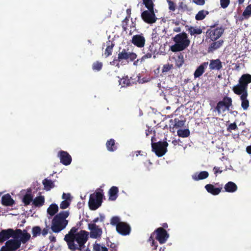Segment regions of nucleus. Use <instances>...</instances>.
Returning a JSON list of instances; mask_svg holds the SVG:
<instances>
[{"mask_svg":"<svg viewBox=\"0 0 251 251\" xmlns=\"http://www.w3.org/2000/svg\"><path fill=\"white\" fill-rule=\"evenodd\" d=\"M69 214L68 211H62L54 216L50 227L53 232L59 233L66 228L68 224V220L66 218Z\"/></svg>","mask_w":251,"mask_h":251,"instance_id":"f257e3e1","label":"nucleus"},{"mask_svg":"<svg viewBox=\"0 0 251 251\" xmlns=\"http://www.w3.org/2000/svg\"><path fill=\"white\" fill-rule=\"evenodd\" d=\"M89 233L83 230L77 232L73 238V241H68V248L72 251H81L85 247V244L88 239Z\"/></svg>","mask_w":251,"mask_h":251,"instance_id":"f03ea898","label":"nucleus"},{"mask_svg":"<svg viewBox=\"0 0 251 251\" xmlns=\"http://www.w3.org/2000/svg\"><path fill=\"white\" fill-rule=\"evenodd\" d=\"M137 57V55L134 52L130 51L128 48L122 49L119 48L117 57H115L112 61L110 62V64L118 66L120 63H123L126 61L127 63L133 62Z\"/></svg>","mask_w":251,"mask_h":251,"instance_id":"7ed1b4c3","label":"nucleus"},{"mask_svg":"<svg viewBox=\"0 0 251 251\" xmlns=\"http://www.w3.org/2000/svg\"><path fill=\"white\" fill-rule=\"evenodd\" d=\"M175 44L171 47V50L174 52L181 51L186 49L190 44L187 34L185 32L179 33L173 38Z\"/></svg>","mask_w":251,"mask_h":251,"instance_id":"20e7f679","label":"nucleus"},{"mask_svg":"<svg viewBox=\"0 0 251 251\" xmlns=\"http://www.w3.org/2000/svg\"><path fill=\"white\" fill-rule=\"evenodd\" d=\"M110 224L116 226V231L120 234L126 236L129 235L131 231V227L129 224L121 222L118 216H113L111 218Z\"/></svg>","mask_w":251,"mask_h":251,"instance_id":"39448f33","label":"nucleus"},{"mask_svg":"<svg viewBox=\"0 0 251 251\" xmlns=\"http://www.w3.org/2000/svg\"><path fill=\"white\" fill-rule=\"evenodd\" d=\"M251 82V75L248 74H244L240 77L239 83L233 86V92L239 95L243 92H248V86Z\"/></svg>","mask_w":251,"mask_h":251,"instance_id":"423d86ee","label":"nucleus"},{"mask_svg":"<svg viewBox=\"0 0 251 251\" xmlns=\"http://www.w3.org/2000/svg\"><path fill=\"white\" fill-rule=\"evenodd\" d=\"M155 134L151 138L152 151L154 152L158 157L163 156L167 151L168 143L166 141H159L154 142L155 140Z\"/></svg>","mask_w":251,"mask_h":251,"instance_id":"0eeeda50","label":"nucleus"},{"mask_svg":"<svg viewBox=\"0 0 251 251\" xmlns=\"http://www.w3.org/2000/svg\"><path fill=\"white\" fill-rule=\"evenodd\" d=\"M99 191L90 196L88 204L89 208L92 210L97 209L101 206L102 202V199L104 197L103 190L99 189Z\"/></svg>","mask_w":251,"mask_h":251,"instance_id":"6e6552de","label":"nucleus"},{"mask_svg":"<svg viewBox=\"0 0 251 251\" xmlns=\"http://www.w3.org/2000/svg\"><path fill=\"white\" fill-rule=\"evenodd\" d=\"M218 23H216L213 25L210 26L206 31V37L212 41H215L219 39L225 31V28L224 26L218 27Z\"/></svg>","mask_w":251,"mask_h":251,"instance_id":"1a4fd4ad","label":"nucleus"},{"mask_svg":"<svg viewBox=\"0 0 251 251\" xmlns=\"http://www.w3.org/2000/svg\"><path fill=\"white\" fill-rule=\"evenodd\" d=\"M232 99L230 97H225L222 100L219 101L215 107L219 114L225 112L229 109V107L232 105Z\"/></svg>","mask_w":251,"mask_h":251,"instance_id":"9d476101","label":"nucleus"},{"mask_svg":"<svg viewBox=\"0 0 251 251\" xmlns=\"http://www.w3.org/2000/svg\"><path fill=\"white\" fill-rule=\"evenodd\" d=\"M153 234H155V239L160 244H164L169 237V234L167 231L162 227H158L153 232Z\"/></svg>","mask_w":251,"mask_h":251,"instance_id":"9b49d317","label":"nucleus"},{"mask_svg":"<svg viewBox=\"0 0 251 251\" xmlns=\"http://www.w3.org/2000/svg\"><path fill=\"white\" fill-rule=\"evenodd\" d=\"M141 17L144 22L148 24L155 23L157 20L154 10H145L141 13Z\"/></svg>","mask_w":251,"mask_h":251,"instance_id":"f8f14e48","label":"nucleus"},{"mask_svg":"<svg viewBox=\"0 0 251 251\" xmlns=\"http://www.w3.org/2000/svg\"><path fill=\"white\" fill-rule=\"evenodd\" d=\"M31 237L30 234L26 230L22 231L21 229L15 230L14 238H17L20 241V243L25 244L29 240Z\"/></svg>","mask_w":251,"mask_h":251,"instance_id":"ddd939ff","label":"nucleus"},{"mask_svg":"<svg viewBox=\"0 0 251 251\" xmlns=\"http://www.w3.org/2000/svg\"><path fill=\"white\" fill-rule=\"evenodd\" d=\"M57 156L59 158L60 162L62 164L67 166L71 163L72 157L68 152L60 151L58 152Z\"/></svg>","mask_w":251,"mask_h":251,"instance_id":"4468645a","label":"nucleus"},{"mask_svg":"<svg viewBox=\"0 0 251 251\" xmlns=\"http://www.w3.org/2000/svg\"><path fill=\"white\" fill-rule=\"evenodd\" d=\"M15 230L12 228L2 229L0 232V243L8 240L10 237L14 238Z\"/></svg>","mask_w":251,"mask_h":251,"instance_id":"2eb2a0df","label":"nucleus"},{"mask_svg":"<svg viewBox=\"0 0 251 251\" xmlns=\"http://www.w3.org/2000/svg\"><path fill=\"white\" fill-rule=\"evenodd\" d=\"M145 37L140 34L134 35L132 37L131 43L138 48H142L145 44Z\"/></svg>","mask_w":251,"mask_h":251,"instance_id":"dca6fc26","label":"nucleus"},{"mask_svg":"<svg viewBox=\"0 0 251 251\" xmlns=\"http://www.w3.org/2000/svg\"><path fill=\"white\" fill-rule=\"evenodd\" d=\"M89 229L91 230L90 236L92 238H97L101 235V229L99 228L95 224H89Z\"/></svg>","mask_w":251,"mask_h":251,"instance_id":"f3484780","label":"nucleus"},{"mask_svg":"<svg viewBox=\"0 0 251 251\" xmlns=\"http://www.w3.org/2000/svg\"><path fill=\"white\" fill-rule=\"evenodd\" d=\"M223 68V63L219 59L210 60L209 69L211 71H220Z\"/></svg>","mask_w":251,"mask_h":251,"instance_id":"a211bd4d","label":"nucleus"},{"mask_svg":"<svg viewBox=\"0 0 251 251\" xmlns=\"http://www.w3.org/2000/svg\"><path fill=\"white\" fill-rule=\"evenodd\" d=\"M5 244L7 245V247L9 248L10 251H16L21 247V244L20 241L17 238H13V239H10L7 240Z\"/></svg>","mask_w":251,"mask_h":251,"instance_id":"6ab92c4d","label":"nucleus"},{"mask_svg":"<svg viewBox=\"0 0 251 251\" xmlns=\"http://www.w3.org/2000/svg\"><path fill=\"white\" fill-rule=\"evenodd\" d=\"M224 41L223 39H220L218 41H212L209 45L208 48V52H213L215 50L222 47L224 44Z\"/></svg>","mask_w":251,"mask_h":251,"instance_id":"aec40b11","label":"nucleus"},{"mask_svg":"<svg viewBox=\"0 0 251 251\" xmlns=\"http://www.w3.org/2000/svg\"><path fill=\"white\" fill-rule=\"evenodd\" d=\"M156 50L154 47V45L151 43L148 48L147 50L144 52L145 53L141 58V62L144 61L145 59L151 58L152 55L155 54Z\"/></svg>","mask_w":251,"mask_h":251,"instance_id":"412c9836","label":"nucleus"},{"mask_svg":"<svg viewBox=\"0 0 251 251\" xmlns=\"http://www.w3.org/2000/svg\"><path fill=\"white\" fill-rule=\"evenodd\" d=\"M205 188L209 193L213 195H217L221 192L222 185L219 187L216 188L212 184H208L205 186Z\"/></svg>","mask_w":251,"mask_h":251,"instance_id":"4be33fe9","label":"nucleus"},{"mask_svg":"<svg viewBox=\"0 0 251 251\" xmlns=\"http://www.w3.org/2000/svg\"><path fill=\"white\" fill-rule=\"evenodd\" d=\"M186 27H187L186 31H187L191 36H196L201 34L202 32V30L200 26L186 25Z\"/></svg>","mask_w":251,"mask_h":251,"instance_id":"5701e85b","label":"nucleus"},{"mask_svg":"<svg viewBox=\"0 0 251 251\" xmlns=\"http://www.w3.org/2000/svg\"><path fill=\"white\" fill-rule=\"evenodd\" d=\"M208 65V62H204L201 64L196 70L194 73V77L197 78L201 76L204 72Z\"/></svg>","mask_w":251,"mask_h":251,"instance_id":"b1692460","label":"nucleus"},{"mask_svg":"<svg viewBox=\"0 0 251 251\" xmlns=\"http://www.w3.org/2000/svg\"><path fill=\"white\" fill-rule=\"evenodd\" d=\"M240 95H241L240 100H241V106L244 110H246L248 109L249 106V101L247 99L248 96V92H243Z\"/></svg>","mask_w":251,"mask_h":251,"instance_id":"393cba45","label":"nucleus"},{"mask_svg":"<svg viewBox=\"0 0 251 251\" xmlns=\"http://www.w3.org/2000/svg\"><path fill=\"white\" fill-rule=\"evenodd\" d=\"M1 203L4 206H12L14 204V201L9 194H7L2 197Z\"/></svg>","mask_w":251,"mask_h":251,"instance_id":"a878e982","label":"nucleus"},{"mask_svg":"<svg viewBox=\"0 0 251 251\" xmlns=\"http://www.w3.org/2000/svg\"><path fill=\"white\" fill-rule=\"evenodd\" d=\"M119 190L117 187L112 186L108 191L109 200L114 201L116 200L118 197V193Z\"/></svg>","mask_w":251,"mask_h":251,"instance_id":"bb28decb","label":"nucleus"},{"mask_svg":"<svg viewBox=\"0 0 251 251\" xmlns=\"http://www.w3.org/2000/svg\"><path fill=\"white\" fill-rule=\"evenodd\" d=\"M209 176L208 172L204 171L201 172L199 174L195 173L192 175V178L195 181L204 179L207 178Z\"/></svg>","mask_w":251,"mask_h":251,"instance_id":"cd10ccee","label":"nucleus"},{"mask_svg":"<svg viewBox=\"0 0 251 251\" xmlns=\"http://www.w3.org/2000/svg\"><path fill=\"white\" fill-rule=\"evenodd\" d=\"M114 46V43L110 40H108L106 42V48L104 53V55L105 58H107L112 54Z\"/></svg>","mask_w":251,"mask_h":251,"instance_id":"c85d7f7f","label":"nucleus"},{"mask_svg":"<svg viewBox=\"0 0 251 251\" xmlns=\"http://www.w3.org/2000/svg\"><path fill=\"white\" fill-rule=\"evenodd\" d=\"M78 227H73L69 231L68 234L65 235L64 237L65 241L67 243L68 241H73V238L76 234Z\"/></svg>","mask_w":251,"mask_h":251,"instance_id":"c756f323","label":"nucleus"},{"mask_svg":"<svg viewBox=\"0 0 251 251\" xmlns=\"http://www.w3.org/2000/svg\"><path fill=\"white\" fill-rule=\"evenodd\" d=\"M224 188L226 192L233 193L237 190V186L235 183L232 181H229L226 184Z\"/></svg>","mask_w":251,"mask_h":251,"instance_id":"7c9ffc66","label":"nucleus"},{"mask_svg":"<svg viewBox=\"0 0 251 251\" xmlns=\"http://www.w3.org/2000/svg\"><path fill=\"white\" fill-rule=\"evenodd\" d=\"M45 203V197L44 196H39L33 199L32 204L35 207L42 206Z\"/></svg>","mask_w":251,"mask_h":251,"instance_id":"2f4dec72","label":"nucleus"},{"mask_svg":"<svg viewBox=\"0 0 251 251\" xmlns=\"http://www.w3.org/2000/svg\"><path fill=\"white\" fill-rule=\"evenodd\" d=\"M42 183L44 186V189L47 191L50 190L51 189L55 187L54 182L51 179H49L48 178H45L43 180Z\"/></svg>","mask_w":251,"mask_h":251,"instance_id":"473e14b6","label":"nucleus"},{"mask_svg":"<svg viewBox=\"0 0 251 251\" xmlns=\"http://www.w3.org/2000/svg\"><path fill=\"white\" fill-rule=\"evenodd\" d=\"M33 196L31 194V191H28L25 195L24 196L22 201L24 203L25 206L29 205L31 201H33Z\"/></svg>","mask_w":251,"mask_h":251,"instance_id":"72a5a7b5","label":"nucleus"},{"mask_svg":"<svg viewBox=\"0 0 251 251\" xmlns=\"http://www.w3.org/2000/svg\"><path fill=\"white\" fill-rule=\"evenodd\" d=\"M58 211V206L55 203L51 204L47 209V213L50 216H54Z\"/></svg>","mask_w":251,"mask_h":251,"instance_id":"f704fd0d","label":"nucleus"},{"mask_svg":"<svg viewBox=\"0 0 251 251\" xmlns=\"http://www.w3.org/2000/svg\"><path fill=\"white\" fill-rule=\"evenodd\" d=\"M106 146L108 151H114L117 150L115 140L113 139H110L108 140L106 143Z\"/></svg>","mask_w":251,"mask_h":251,"instance_id":"c9c22d12","label":"nucleus"},{"mask_svg":"<svg viewBox=\"0 0 251 251\" xmlns=\"http://www.w3.org/2000/svg\"><path fill=\"white\" fill-rule=\"evenodd\" d=\"M251 16V4L246 7L244 11L242 16L240 18L241 20L248 19Z\"/></svg>","mask_w":251,"mask_h":251,"instance_id":"e433bc0d","label":"nucleus"},{"mask_svg":"<svg viewBox=\"0 0 251 251\" xmlns=\"http://www.w3.org/2000/svg\"><path fill=\"white\" fill-rule=\"evenodd\" d=\"M209 14V12L207 10H201L198 12L196 15L195 19L197 21H201L204 19L206 16Z\"/></svg>","mask_w":251,"mask_h":251,"instance_id":"4c0bfd02","label":"nucleus"},{"mask_svg":"<svg viewBox=\"0 0 251 251\" xmlns=\"http://www.w3.org/2000/svg\"><path fill=\"white\" fill-rule=\"evenodd\" d=\"M178 136L185 138L190 135V132L188 129H178L177 131Z\"/></svg>","mask_w":251,"mask_h":251,"instance_id":"58836bf2","label":"nucleus"},{"mask_svg":"<svg viewBox=\"0 0 251 251\" xmlns=\"http://www.w3.org/2000/svg\"><path fill=\"white\" fill-rule=\"evenodd\" d=\"M143 3L148 10H154V4L152 0H143Z\"/></svg>","mask_w":251,"mask_h":251,"instance_id":"ea45409f","label":"nucleus"},{"mask_svg":"<svg viewBox=\"0 0 251 251\" xmlns=\"http://www.w3.org/2000/svg\"><path fill=\"white\" fill-rule=\"evenodd\" d=\"M32 237L35 238L41 234V228L39 226H33L32 228Z\"/></svg>","mask_w":251,"mask_h":251,"instance_id":"a19ab883","label":"nucleus"},{"mask_svg":"<svg viewBox=\"0 0 251 251\" xmlns=\"http://www.w3.org/2000/svg\"><path fill=\"white\" fill-rule=\"evenodd\" d=\"M132 77H130V79H129L128 76H126L121 78L120 80V84L126 85V86H129L132 84L131 82L130 79Z\"/></svg>","mask_w":251,"mask_h":251,"instance_id":"79ce46f5","label":"nucleus"},{"mask_svg":"<svg viewBox=\"0 0 251 251\" xmlns=\"http://www.w3.org/2000/svg\"><path fill=\"white\" fill-rule=\"evenodd\" d=\"M103 66L102 62L96 61L92 65V69L94 71H100L101 70Z\"/></svg>","mask_w":251,"mask_h":251,"instance_id":"37998d69","label":"nucleus"},{"mask_svg":"<svg viewBox=\"0 0 251 251\" xmlns=\"http://www.w3.org/2000/svg\"><path fill=\"white\" fill-rule=\"evenodd\" d=\"M185 122V120L183 119L180 120L178 118H175L174 119V126L176 128L182 127V126H183Z\"/></svg>","mask_w":251,"mask_h":251,"instance_id":"c03bdc74","label":"nucleus"},{"mask_svg":"<svg viewBox=\"0 0 251 251\" xmlns=\"http://www.w3.org/2000/svg\"><path fill=\"white\" fill-rule=\"evenodd\" d=\"M129 20V17H126L122 21V26L124 31L127 30Z\"/></svg>","mask_w":251,"mask_h":251,"instance_id":"a18cd8bd","label":"nucleus"},{"mask_svg":"<svg viewBox=\"0 0 251 251\" xmlns=\"http://www.w3.org/2000/svg\"><path fill=\"white\" fill-rule=\"evenodd\" d=\"M71 202L68 201L63 200L60 204V208L62 209H65L70 206Z\"/></svg>","mask_w":251,"mask_h":251,"instance_id":"49530a36","label":"nucleus"},{"mask_svg":"<svg viewBox=\"0 0 251 251\" xmlns=\"http://www.w3.org/2000/svg\"><path fill=\"white\" fill-rule=\"evenodd\" d=\"M173 67V65L169 64H165L163 65L162 69V72L165 73L169 71Z\"/></svg>","mask_w":251,"mask_h":251,"instance_id":"de8ad7c7","label":"nucleus"},{"mask_svg":"<svg viewBox=\"0 0 251 251\" xmlns=\"http://www.w3.org/2000/svg\"><path fill=\"white\" fill-rule=\"evenodd\" d=\"M62 199L64 200L68 201L71 202L72 201V197L70 193H63L62 196Z\"/></svg>","mask_w":251,"mask_h":251,"instance_id":"09e8293b","label":"nucleus"},{"mask_svg":"<svg viewBox=\"0 0 251 251\" xmlns=\"http://www.w3.org/2000/svg\"><path fill=\"white\" fill-rule=\"evenodd\" d=\"M229 2V0H220L221 6L223 8H226L228 6Z\"/></svg>","mask_w":251,"mask_h":251,"instance_id":"8fccbe9b","label":"nucleus"},{"mask_svg":"<svg viewBox=\"0 0 251 251\" xmlns=\"http://www.w3.org/2000/svg\"><path fill=\"white\" fill-rule=\"evenodd\" d=\"M168 3H169V9L172 11H174L176 9V5H175V3L171 0H169L168 1Z\"/></svg>","mask_w":251,"mask_h":251,"instance_id":"3c124183","label":"nucleus"},{"mask_svg":"<svg viewBox=\"0 0 251 251\" xmlns=\"http://www.w3.org/2000/svg\"><path fill=\"white\" fill-rule=\"evenodd\" d=\"M107 246L110 248V251H117V246L115 243H110V244H108Z\"/></svg>","mask_w":251,"mask_h":251,"instance_id":"603ef678","label":"nucleus"},{"mask_svg":"<svg viewBox=\"0 0 251 251\" xmlns=\"http://www.w3.org/2000/svg\"><path fill=\"white\" fill-rule=\"evenodd\" d=\"M137 77H138L137 81L140 83H143L147 82L148 81V80L145 77L141 78V77L139 75H137Z\"/></svg>","mask_w":251,"mask_h":251,"instance_id":"864d4df0","label":"nucleus"},{"mask_svg":"<svg viewBox=\"0 0 251 251\" xmlns=\"http://www.w3.org/2000/svg\"><path fill=\"white\" fill-rule=\"evenodd\" d=\"M193 2L197 5H203L205 3V0H193Z\"/></svg>","mask_w":251,"mask_h":251,"instance_id":"5fc2aeb1","label":"nucleus"},{"mask_svg":"<svg viewBox=\"0 0 251 251\" xmlns=\"http://www.w3.org/2000/svg\"><path fill=\"white\" fill-rule=\"evenodd\" d=\"M237 128L236 123L230 124L227 128L228 130H235Z\"/></svg>","mask_w":251,"mask_h":251,"instance_id":"6e6d98bb","label":"nucleus"},{"mask_svg":"<svg viewBox=\"0 0 251 251\" xmlns=\"http://www.w3.org/2000/svg\"><path fill=\"white\" fill-rule=\"evenodd\" d=\"M214 173L215 175L217 174H221L222 172V170H220V168L218 167H214L213 168Z\"/></svg>","mask_w":251,"mask_h":251,"instance_id":"4d7b16f0","label":"nucleus"},{"mask_svg":"<svg viewBox=\"0 0 251 251\" xmlns=\"http://www.w3.org/2000/svg\"><path fill=\"white\" fill-rule=\"evenodd\" d=\"M154 131H152V129L150 128V127H148L147 130H146V137H148L150 134H151L153 132L154 134Z\"/></svg>","mask_w":251,"mask_h":251,"instance_id":"13d9d810","label":"nucleus"},{"mask_svg":"<svg viewBox=\"0 0 251 251\" xmlns=\"http://www.w3.org/2000/svg\"><path fill=\"white\" fill-rule=\"evenodd\" d=\"M101 247L102 246H101L100 244H97L95 245L94 249L95 251H100Z\"/></svg>","mask_w":251,"mask_h":251,"instance_id":"bf43d9fd","label":"nucleus"},{"mask_svg":"<svg viewBox=\"0 0 251 251\" xmlns=\"http://www.w3.org/2000/svg\"><path fill=\"white\" fill-rule=\"evenodd\" d=\"M49 229L48 228V227L46 228H44L42 230H41V233L44 236H45L48 233Z\"/></svg>","mask_w":251,"mask_h":251,"instance_id":"052dcab7","label":"nucleus"},{"mask_svg":"<svg viewBox=\"0 0 251 251\" xmlns=\"http://www.w3.org/2000/svg\"><path fill=\"white\" fill-rule=\"evenodd\" d=\"M10 250L9 249V248H8L7 247V246L6 244H5V246H2L1 249H0V251H10Z\"/></svg>","mask_w":251,"mask_h":251,"instance_id":"680f3d73","label":"nucleus"},{"mask_svg":"<svg viewBox=\"0 0 251 251\" xmlns=\"http://www.w3.org/2000/svg\"><path fill=\"white\" fill-rule=\"evenodd\" d=\"M173 31L176 32L181 33V29L180 27H176L174 28Z\"/></svg>","mask_w":251,"mask_h":251,"instance_id":"e2e57ef3","label":"nucleus"},{"mask_svg":"<svg viewBox=\"0 0 251 251\" xmlns=\"http://www.w3.org/2000/svg\"><path fill=\"white\" fill-rule=\"evenodd\" d=\"M126 13H127V16L126 17H129V18H130V15H131V9L128 8V9H126Z\"/></svg>","mask_w":251,"mask_h":251,"instance_id":"0e129e2a","label":"nucleus"},{"mask_svg":"<svg viewBox=\"0 0 251 251\" xmlns=\"http://www.w3.org/2000/svg\"><path fill=\"white\" fill-rule=\"evenodd\" d=\"M49 239L51 241V242H55L56 241V238L55 237L53 236V235H51V236H49Z\"/></svg>","mask_w":251,"mask_h":251,"instance_id":"69168bd1","label":"nucleus"},{"mask_svg":"<svg viewBox=\"0 0 251 251\" xmlns=\"http://www.w3.org/2000/svg\"><path fill=\"white\" fill-rule=\"evenodd\" d=\"M172 23L176 25H178L180 24V22L179 21H175V20H173Z\"/></svg>","mask_w":251,"mask_h":251,"instance_id":"338daca9","label":"nucleus"},{"mask_svg":"<svg viewBox=\"0 0 251 251\" xmlns=\"http://www.w3.org/2000/svg\"><path fill=\"white\" fill-rule=\"evenodd\" d=\"M246 151L249 154H251V145L247 147Z\"/></svg>","mask_w":251,"mask_h":251,"instance_id":"774afa93","label":"nucleus"}]
</instances>
